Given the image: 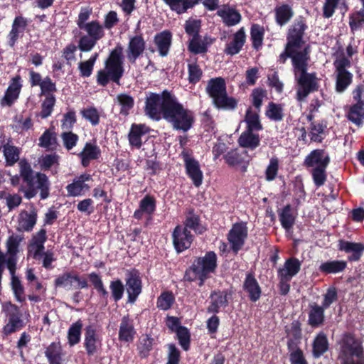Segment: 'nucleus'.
<instances>
[{"instance_id":"1","label":"nucleus","mask_w":364,"mask_h":364,"mask_svg":"<svg viewBox=\"0 0 364 364\" xmlns=\"http://www.w3.org/2000/svg\"><path fill=\"white\" fill-rule=\"evenodd\" d=\"M308 29L306 19L303 16H298L289 26L287 32V43L284 51L279 55L277 62L285 64L288 58L297 56L298 53H305L310 55V46H306L300 50L305 43L304 40L305 33Z\"/></svg>"},{"instance_id":"2","label":"nucleus","mask_w":364,"mask_h":364,"mask_svg":"<svg viewBox=\"0 0 364 364\" xmlns=\"http://www.w3.org/2000/svg\"><path fill=\"white\" fill-rule=\"evenodd\" d=\"M291 60L298 85L297 97L298 100H303L310 93L318 91L319 85L316 73L307 72L310 55H307L306 52L298 53Z\"/></svg>"},{"instance_id":"3","label":"nucleus","mask_w":364,"mask_h":364,"mask_svg":"<svg viewBox=\"0 0 364 364\" xmlns=\"http://www.w3.org/2000/svg\"><path fill=\"white\" fill-rule=\"evenodd\" d=\"M123 47L118 43L105 60L104 68L97 72L96 82L98 85L106 87L110 82L120 85L124 73Z\"/></svg>"},{"instance_id":"4","label":"nucleus","mask_w":364,"mask_h":364,"mask_svg":"<svg viewBox=\"0 0 364 364\" xmlns=\"http://www.w3.org/2000/svg\"><path fill=\"white\" fill-rule=\"evenodd\" d=\"M164 119L171 124L173 130L184 133L193 127L196 121L194 112L184 107L176 97L172 100H166Z\"/></svg>"},{"instance_id":"5","label":"nucleus","mask_w":364,"mask_h":364,"mask_svg":"<svg viewBox=\"0 0 364 364\" xmlns=\"http://www.w3.org/2000/svg\"><path fill=\"white\" fill-rule=\"evenodd\" d=\"M217 266V256L214 252H208L203 257L195 260L191 267L186 270L185 280L193 282L200 280L199 286H202L208 275L213 272Z\"/></svg>"},{"instance_id":"6","label":"nucleus","mask_w":364,"mask_h":364,"mask_svg":"<svg viewBox=\"0 0 364 364\" xmlns=\"http://www.w3.org/2000/svg\"><path fill=\"white\" fill-rule=\"evenodd\" d=\"M360 343L351 335H346L341 341V364H364Z\"/></svg>"},{"instance_id":"7","label":"nucleus","mask_w":364,"mask_h":364,"mask_svg":"<svg viewBox=\"0 0 364 364\" xmlns=\"http://www.w3.org/2000/svg\"><path fill=\"white\" fill-rule=\"evenodd\" d=\"M175 96L168 90H164L161 95L150 92L146 97L144 112L150 119L156 121L164 119V104L166 100H173Z\"/></svg>"},{"instance_id":"8","label":"nucleus","mask_w":364,"mask_h":364,"mask_svg":"<svg viewBox=\"0 0 364 364\" xmlns=\"http://www.w3.org/2000/svg\"><path fill=\"white\" fill-rule=\"evenodd\" d=\"M336 68V91L343 93L352 84L353 75L347 68L351 65L350 60L346 56L336 59L333 63Z\"/></svg>"},{"instance_id":"9","label":"nucleus","mask_w":364,"mask_h":364,"mask_svg":"<svg viewBox=\"0 0 364 364\" xmlns=\"http://www.w3.org/2000/svg\"><path fill=\"white\" fill-rule=\"evenodd\" d=\"M353 99L355 104L351 105L347 112V119L360 127L363 124L364 117V85H358L353 90Z\"/></svg>"},{"instance_id":"10","label":"nucleus","mask_w":364,"mask_h":364,"mask_svg":"<svg viewBox=\"0 0 364 364\" xmlns=\"http://www.w3.org/2000/svg\"><path fill=\"white\" fill-rule=\"evenodd\" d=\"M181 156L184 162L186 175L196 187L200 186L203 183V173L198 161L191 156V151L187 149H183L181 151Z\"/></svg>"},{"instance_id":"11","label":"nucleus","mask_w":364,"mask_h":364,"mask_svg":"<svg viewBox=\"0 0 364 364\" xmlns=\"http://www.w3.org/2000/svg\"><path fill=\"white\" fill-rule=\"evenodd\" d=\"M20 176L26 187H21L20 191L23 193L24 197L27 199H31L36 196V192L33 188V179H35L33 171L31 164L26 160H21L19 162Z\"/></svg>"},{"instance_id":"12","label":"nucleus","mask_w":364,"mask_h":364,"mask_svg":"<svg viewBox=\"0 0 364 364\" xmlns=\"http://www.w3.org/2000/svg\"><path fill=\"white\" fill-rule=\"evenodd\" d=\"M56 287H63L67 290L84 289L87 287V281L82 279L73 272H66L59 275L55 280Z\"/></svg>"},{"instance_id":"13","label":"nucleus","mask_w":364,"mask_h":364,"mask_svg":"<svg viewBox=\"0 0 364 364\" xmlns=\"http://www.w3.org/2000/svg\"><path fill=\"white\" fill-rule=\"evenodd\" d=\"M3 309L9 317V321L4 327V332L11 334L20 329L23 326V321L18 307L11 303H6L3 305Z\"/></svg>"},{"instance_id":"14","label":"nucleus","mask_w":364,"mask_h":364,"mask_svg":"<svg viewBox=\"0 0 364 364\" xmlns=\"http://www.w3.org/2000/svg\"><path fill=\"white\" fill-rule=\"evenodd\" d=\"M22 86L21 77L19 75L14 77L5 91L4 97L0 100V105L3 107H11L18 99Z\"/></svg>"},{"instance_id":"15","label":"nucleus","mask_w":364,"mask_h":364,"mask_svg":"<svg viewBox=\"0 0 364 364\" xmlns=\"http://www.w3.org/2000/svg\"><path fill=\"white\" fill-rule=\"evenodd\" d=\"M146 50V41L141 34L136 35L129 38L127 58L131 64H135L136 60L142 55Z\"/></svg>"},{"instance_id":"16","label":"nucleus","mask_w":364,"mask_h":364,"mask_svg":"<svg viewBox=\"0 0 364 364\" xmlns=\"http://www.w3.org/2000/svg\"><path fill=\"white\" fill-rule=\"evenodd\" d=\"M331 161L329 155L324 149H316L311 151L304 159L303 165L306 168H327Z\"/></svg>"},{"instance_id":"17","label":"nucleus","mask_w":364,"mask_h":364,"mask_svg":"<svg viewBox=\"0 0 364 364\" xmlns=\"http://www.w3.org/2000/svg\"><path fill=\"white\" fill-rule=\"evenodd\" d=\"M216 14L222 18L223 23L229 27L238 24L242 20L240 13L229 5H223L217 11Z\"/></svg>"},{"instance_id":"18","label":"nucleus","mask_w":364,"mask_h":364,"mask_svg":"<svg viewBox=\"0 0 364 364\" xmlns=\"http://www.w3.org/2000/svg\"><path fill=\"white\" fill-rule=\"evenodd\" d=\"M28 25V21L23 16H17L13 21L11 30L10 31L8 38L10 47H14L19 38L20 33H23Z\"/></svg>"},{"instance_id":"19","label":"nucleus","mask_w":364,"mask_h":364,"mask_svg":"<svg viewBox=\"0 0 364 364\" xmlns=\"http://www.w3.org/2000/svg\"><path fill=\"white\" fill-rule=\"evenodd\" d=\"M206 93L212 99V102L227 92L226 82L222 77H216L208 81L205 87Z\"/></svg>"},{"instance_id":"20","label":"nucleus","mask_w":364,"mask_h":364,"mask_svg":"<svg viewBox=\"0 0 364 364\" xmlns=\"http://www.w3.org/2000/svg\"><path fill=\"white\" fill-rule=\"evenodd\" d=\"M78 156L81 159L82 166L86 168L92 160H97L101 156V150L95 143L87 142Z\"/></svg>"},{"instance_id":"21","label":"nucleus","mask_w":364,"mask_h":364,"mask_svg":"<svg viewBox=\"0 0 364 364\" xmlns=\"http://www.w3.org/2000/svg\"><path fill=\"white\" fill-rule=\"evenodd\" d=\"M173 240L176 250L180 252L191 246L193 235L188 229H174Z\"/></svg>"},{"instance_id":"22","label":"nucleus","mask_w":364,"mask_h":364,"mask_svg":"<svg viewBox=\"0 0 364 364\" xmlns=\"http://www.w3.org/2000/svg\"><path fill=\"white\" fill-rule=\"evenodd\" d=\"M246 41V34L244 27H241L234 35L232 40L226 44L225 53L234 55L240 52Z\"/></svg>"},{"instance_id":"23","label":"nucleus","mask_w":364,"mask_h":364,"mask_svg":"<svg viewBox=\"0 0 364 364\" xmlns=\"http://www.w3.org/2000/svg\"><path fill=\"white\" fill-rule=\"evenodd\" d=\"M149 132V128L143 124H133L128 134L131 146L139 149L142 146L141 136Z\"/></svg>"},{"instance_id":"24","label":"nucleus","mask_w":364,"mask_h":364,"mask_svg":"<svg viewBox=\"0 0 364 364\" xmlns=\"http://www.w3.org/2000/svg\"><path fill=\"white\" fill-rule=\"evenodd\" d=\"M243 290L248 294L252 301H257L260 298L262 291L259 283L252 273H247L243 282Z\"/></svg>"},{"instance_id":"25","label":"nucleus","mask_w":364,"mask_h":364,"mask_svg":"<svg viewBox=\"0 0 364 364\" xmlns=\"http://www.w3.org/2000/svg\"><path fill=\"white\" fill-rule=\"evenodd\" d=\"M294 16L293 8L288 4H282L274 8V20L276 23L281 27L287 24Z\"/></svg>"},{"instance_id":"26","label":"nucleus","mask_w":364,"mask_h":364,"mask_svg":"<svg viewBox=\"0 0 364 364\" xmlns=\"http://www.w3.org/2000/svg\"><path fill=\"white\" fill-rule=\"evenodd\" d=\"M50 183L48 176L43 173L37 172L35 176V179H33V188L38 193L40 191V198L45 200L48 198L50 195Z\"/></svg>"},{"instance_id":"27","label":"nucleus","mask_w":364,"mask_h":364,"mask_svg":"<svg viewBox=\"0 0 364 364\" xmlns=\"http://www.w3.org/2000/svg\"><path fill=\"white\" fill-rule=\"evenodd\" d=\"M300 268L299 260L296 258H290L285 262L283 267L279 269V277L283 280H291L299 272Z\"/></svg>"},{"instance_id":"28","label":"nucleus","mask_w":364,"mask_h":364,"mask_svg":"<svg viewBox=\"0 0 364 364\" xmlns=\"http://www.w3.org/2000/svg\"><path fill=\"white\" fill-rule=\"evenodd\" d=\"M171 41L172 34L169 31H164L155 36L154 43L161 56L165 57L168 55L171 46Z\"/></svg>"},{"instance_id":"29","label":"nucleus","mask_w":364,"mask_h":364,"mask_svg":"<svg viewBox=\"0 0 364 364\" xmlns=\"http://www.w3.org/2000/svg\"><path fill=\"white\" fill-rule=\"evenodd\" d=\"M129 301L134 303L141 291V282L136 274H129L126 282Z\"/></svg>"},{"instance_id":"30","label":"nucleus","mask_w":364,"mask_h":364,"mask_svg":"<svg viewBox=\"0 0 364 364\" xmlns=\"http://www.w3.org/2000/svg\"><path fill=\"white\" fill-rule=\"evenodd\" d=\"M326 128V122L324 120L311 123L308 129L311 141L321 143L327 135Z\"/></svg>"},{"instance_id":"31","label":"nucleus","mask_w":364,"mask_h":364,"mask_svg":"<svg viewBox=\"0 0 364 364\" xmlns=\"http://www.w3.org/2000/svg\"><path fill=\"white\" fill-rule=\"evenodd\" d=\"M277 213L282 228H292L297 215L296 210L290 204H287L279 209Z\"/></svg>"},{"instance_id":"32","label":"nucleus","mask_w":364,"mask_h":364,"mask_svg":"<svg viewBox=\"0 0 364 364\" xmlns=\"http://www.w3.org/2000/svg\"><path fill=\"white\" fill-rule=\"evenodd\" d=\"M339 250L345 251L346 253H350V260H358L364 250V245L362 243L351 242L345 240L339 241Z\"/></svg>"},{"instance_id":"33","label":"nucleus","mask_w":364,"mask_h":364,"mask_svg":"<svg viewBox=\"0 0 364 364\" xmlns=\"http://www.w3.org/2000/svg\"><path fill=\"white\" fill-rule=\"evenodd\" d=\"M100 344L96 330L93 326H88L85 333V347L88 355H93Z\"/></svg>"},{"instance_id":"34","label":"nucleus","mask_w":364,"mask_h":364,"mask_svg":"<svg viewBox=\"0 0 364 364\" xmlns=\"http://www.w3.org/2000/svg\"><path fill=\"white\" fill-rule=\"evenodd\" d=\"M238 144L241 147L254 150L259 146V134H255L253 131L245 130L240 136Z\"/></svg>"},{"instance_id":"35","label":"nucleus","mask_w":364,"mask_h":364,"mask_svg":"<svg viewBox=\"0 0 364 364\" xmlns=\"http://www.w3.org/2000/svg\"><path fill=\"white\" fill-rule=\"evenodd\" d=\"M212 102L215 108L225 111H234L238 105V100L232 96H229L228 92L214 100Z\"/></svg>"},{"instance_id":"36","label":"nucleus","mask_w":364,"mask_h":364,"mask_svg":"<svg viewBox=\"0 0 364 364\" xmlns=\"http://www.w3.org/2000/svg\"><path fill=\"white\" fill-rule=\"evenodd\" d=\"M63 355L60 342L51 343L45 350V355L50 364H62Z\"/></svg>"},{"instance_id":"37","label":"nucleus","mask_w":364,"mask_h":364,"mask_svg":"<svg viewBox=\"0 0 364 364\" xmlns=\"http://www.w3.org/2000/svg\"><path fill=\"white\" fill-rule=\"evenodd\" d=\"M247 235L246 229H231L228 234V240L235 252L242 247Z\"/></svg>"},{"instance_id":"38","label":"nucleus","mask_w":364,"mask_h":364,"mask_svg":"<svg viewBox=\"0 0 364 364\" xmlns=\"http://www.w3.org/2000/svg\"><path fill=\"white\" fill-rule=\"evenodd\" d=\"M7 268L11 275V287L14 292L15 296L18 301L24 300L23 296V288L18 278L15 275L16 267H14V260L11 259L9 262V267Z\"/></svg>"},{"instance_id":"39","label":"nucleus","mask_w":364,"mask_h":364,"mask_svg":"<svg viewBox=\"0 0 364 364\" xmlns=\"http://www.w3.org/2000/svg\"><path fill=\"white\" fill-rule=\"evenodd\" d=\"M264 33L265 31L262 26L257 23L252 25L250 28V40L252 48L255 50H259L262 48Z\"/></svg>"},{"instance_id":"40","label":"nucleus","mask_w":364,"mask_h":364,"mask_svg":"<svg viewBox=\"0 0 364 364\" xmlns=\"http://www.w3.org/2000/svg\"><path fill=\"white\" fill-rule=\"evenodd\" d=\"M245 122L247 124L246 130L258 132L263 129V126L260 122L259 114L252 112L251 107H249L246 110Z\"/></svg>"},{"instance_id":"41","label":"nucleus","mask_w":364,"mask_h":364,"mask_svg":"<svg viewBox=\"0 0 364 364\" xmlns=\"http://www.w3.org/2000/svg\"><path fill=\"white\" fill-rule=\"evenodd\" d=\"M135 331L132 323L127 317H123L119 331V338L121 341L129 342L134 339Z\"/></svg>"},{"instance_id":"42","label":"nucleus","mask_w":364,"mask_h":364,"mask_svg":"<svg viewBox=\"0 0 364 364\" xmlns=\"http://www.w3.org/2000/svg\"><path fill=\"white\" fill-rule=\"evenodd\" d=\"M173 11L183 14L198 4L200 0H164Z\"/></svg>"},{"instance_id":"43","label":"nucleus","mask_w":364,"mask_h":364,"mask_svg":"<svg viewBox=\"0 0 364 364\" xmlns=\"http://www.w3.org/2000/svg\"><path fill=\"white\" fill-rule=\"evenodd\" d=\"M38 145L48 150L55 149L58 142L56 134L50 129H46L39 138Z\"/></svg>"},{"instance_id":"44","label":"nucleus","mask_w":364,"mask_h":364,"mask_svg":"<svg viewBox=\"0 0 364 364\" xmlns=\"http://www.w3.org/2000/svg\"><path fill=\"white\" fill-rule=\"evenodd\" d=\"M266 117L274 122H281L284 119V109L281 104L269 102L265 111Z\"/></svg>"},{"instance_id":"45","label":"nucleus","mask_w":364,"mask_h":364,"mask_svg":"<svg viewBox=\"0 0 364 364\" xmlns=\"http://www.w3.org/2000/svg\"><path fill=\"white\" fill-rule=\"evenodd\" d=\"M2 147L6 161V166H14L19 160L20 151L18 149L16 146L9 144H4Z\"/></svg>"},{"instance_id":"46","label":"nucleus","mask_w":364,"mask_h":364,"mask_svg":"<svg viewBox=\"0 0 364 364\" xmlns=\"http://www.w3.org/2000/svg\"><path fill=\"white\" fill-rule=\"evenodd\" d=\"M103 28V26H102L99 21H92L87 23V24L83 26L82 30L87 32V36L99 41L105 36Z\"/></svg>"},{"instance_id":"47","label":"nucleus","mask_w":364,"mask_h":364,"mask_svg":"<svg viewBox=\"0 0 364 364\" xmlns=\"http://www.w3.org/2000/svg\"><path fill=\"white\" fill-rule=\"evenodd\" d=\"M328 340L323 333H320L314 339L313 343V355L315 358L320 357L328 350Z\"/></svg>"},{"instance_id":"48","label":"nucleus","mask_w":364,"mask_h":364,"mask_svg":"<svg viewBox=\"0 0 364 364\" xmlns=\"http://www.w3.org/2000/svg\"><path fill=\"white\" fill-rule=\"evenodd\" d=\"M228 304L227 296L225 292H215L211 294V304L208 308L209 313H217L220 307Z\"/></svg>"},{"instance_id":"49","label":"nucleus","mask_w":364,"mask_h":364,"mask_svg":"<svg viewBox=\"0 0 364 364\" xmlns=\"http://www.w3.org/2000/svg\"><path fill=\"white\" fill-rule=\"evenodd\" d=\"M37 220V210L31 208L29 210H22L19 214V223L21 228H33Z\"/></svg>"},{"instance_id":"50","label":"nucleus","mask_w":364,"mask_h":364,"mask_svg":"<svg viewBox=\"0 0 364 364\" xmlns=\"http://www.w3.org/2000/svg\"><path fill=\"white\" fill-rule=\"evenodd\" d=\"M82 328V323L80 320L77 321L70 326L67 336L70 346H73L80 342Z\"/></svg>"},{"instance_id":"51","label":"nucleus","mask_w":364,"mask_h":364,"mask_svg":"<svg viewBox=\"0 0 364 364\" xmlns=\"http://www.w3.org/2000/svg\"><path fill=\"white\" fill-rule=\"evenodd\" d=\"M117 100L120 106V114L124 116L128 115L129 111L134 107V98L128 94L120 93L117 96Z\"/></svg>"},{"instance_id":"52","label":"nucleus","mask_w":364,"mask_h":364,"mask_svg":"<svg viewBox=\"0 0 364 364\" xmlns=\"http://www.w3.org/2000/svg\"><path fill=\"white\" fill-rule=\"evenodd\" d=\"M98 56V53H95L87 60L79 63L78 69L81 77H88L92 75L95 63Z\"/></svg>"},{"instance_id":"53","label":"nucleus","mask_w":364,"mask_h":364,"mask_svg":"<svg viewBox=\"0 0 364 364\" xmlns=\"http://www.w3.org/2000/svg\"><path fill=\"white\" fill-rule=\"evenodd\" d=\"M346 267V262L344 261H328L322 263L319 270L326 274H333L343 271Z\"/></svg>"},{"instance_id":"54","label":"nucleus","mask_w":364,"mask_h":364,"mask_svg":"<svg viewBox=\"0 0 364 364\" xmlns=\"http://www.w3.org/2000/svg\"><path fill=\"white\" fill-rule=\"evenodd\" d=\"M188 50L193 54L205 53L208 51L206 38L201 39V36L191 38L188 46Z\"/></svg>"},{"instance_id":"55","label":"nucleus","mask_w":364,"mask_h":364,"mask_svg":"<svg viewBox=\"0 0 364 364\" xmlns=\"http://www.w3.org/2000/svg\"><path fill=\"white\" fill-rule=\"evenodd\" d=\"M65 188L68 196L77 197L82 196L85 191H89L90 186L75 179L71 183L67 185Z\"/></svg>"},{"instance_id":"56","label":"nucleus","mask_w":364,"mask_h":364,"mask_svg":"<svg viewBox=\"0 0 364 364\" xmlns=\"http://www.w3.org/2000/svg\"><path fill=\"white\" fill-rule=\"evenodd\" d=\"M202 21L200 19L189 18L186 21L184 29L187 35L192 38L200 37Z\"/></svg>"},{"instance_id":"57","label":"nucleus","mask_w":364,"mask_h":364,"mask_svg":"<svg viewBox=\"0 0 364 364\" xmlns=\"http://www.w3.org/2000/svg\"><path fill=\"white\" fill-rule=\"evenodd\" d=\"M55 102V95L45 96V99L41 104V111L39 114L42 119H46L51 115Z\"/></svg>"},{"instance_id":"58","label":"nucleus","mask_w":364,"mask_h":364,"mask_svg":"<svg viewBox=\"0 0 364 364\" xmlns=\"http://www.w3.org/2000/svg\"><path fill=\"white\" fill-rule=\"evenodd\" d=\"M323 307L318 305L311 306L309 312V322L313 326L321 324L323 321Z\"/></svg>"},{"instance_id":"59","label":"nucleus","mask_w":364,"mask_h":364,"mask_svg":"<svg viewBox=\"0 0 364 364\" xmlns=\"http://www.w3.org/2000/svg\"><path fill=\"white\" fill-rule=\"evenodd\" d=\"M327 168L314 167L311 171L312 180L316 187L323 186L327 180Z\"/></svg>"},{"instance_id":"60","label":"nucleus","mask_w":364,"mask_h":364,"mask_svg":"<svg viewBox=\"0 0 364 364\" xmlns=\"http://www.w3.org/2000/svg\"><path fill=\"white\" fill-rule=\"evenodd\" d=\"M59 158L60 156L55 153L43 156L39 161L41 168L43 171H48L53 166H58Z\"/></svg>"},{"instance_id":"61","label":"nucleus","mask_w":364,"mask_h":364,"mask_svg":"<svg viewBox=\"0 0 364 364\" xmlns=\"http://www.w3.org/2000/svg\"><path fill=\"white\" fill-rule=\"evenodd\" d=\"M188 82L193 85L198 83L203 76V70L197 63H189L188 65Z\"/></svg>"},{"instance_id":"62","label":"nucleus","mask_w":364,"mask_h":364,"mask_svg":"<svg viewBox=\"0 0 364 364\" xmlns=\"http://www.w3.org/2000/svg\"><path fill=\"white\" fill-rule=\"evenodd\" d=\"M40 89L41 95H54V93L57 92L56 83L49 76H46L43 78Z\"/></svg>"},{"instance_id":"63","label":"nucleus","mask_w":364,"mask_h":364,"mask_svg":"<svg viewBox=\"0 0 364 364\" xmlns=\"http://www.w3.org/2000/svg\"><path fill=\"white\" fill-rule=\"evenodd\" d=\"M83 118L89 121L92 126H97L100 123V114L97 108L90 107L81 111Z\"/></svg>"},{"instance_id":"64","label":"nucleus","mask_w":364,"mask_h":364,"mask_svg":"<svg viewBox=\"0 0 364 364\" xmlns=\"http://www.w3.org/2000/svg\"><path fill=\"white\" fill-rule=\"evenodd\" d=\"M226 164L230 166H235L240 165L244 162L242 154H240L237 149L228 151L223 156Z\"/></svg>"}]
</instances>
